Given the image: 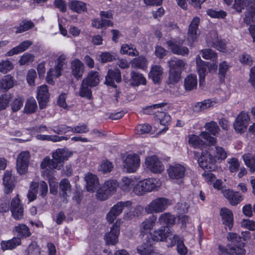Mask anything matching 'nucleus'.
I'll use <instances>...</instances> for the list:
<instances>
[{
	"label": "nucleus",
	"mask_w": 255,
	"mask_h": 255,
	"mask_svg": "<svg viewBox=\"0 0 255 255\" xmlns=\"http://www.w3.org/2000/svg\"><path fill=\"white\" fill-rule=\"evenodd\" d=\"M22 206L23 205L21 202L18 194H17L13 198H12L10 202V210L11 212L13 211L15 208Z\"/></svg>",
	"instance_id": "obj_62"
},
{
	"label": "nucleus",
	"mask_w": 255,
	"mask_h": 255,
	"mask_svg": "<svg viewBox=\"0 0 255 255\" xmlns=\"http://www.w3.org/2000/svg\"><path fill=\"white\" fill-rule=\"evenodd\" d=\"M200 53L203 58L210 60L213 61L214 64L211 65V68L214 69H217V65L216 63L217 62L218 56L217 54L215 51L211 49H205L201 50Z\"/></svg>",
	"instance_id": "obj_27"
},
{
	"label": "nucleus",
	"mask_w": 255,
	"mask_h": 255,
	"mask_svg": "<svg viewBox=\"0 0 255 255\" xmlns=\"http://www.w3.org/2000/svg\"><path fill=\"white\" fill-rule=\"evenodd\" d=\"M114 168L112 162L108 160H103L98 168V171L102 173L106 174L111 172Z\"/></svg>",
	"instance_id": "obj_46"
},
{
	"label": "nucleus",
	"mask_w": 255,
	"mask_h": 255,
	"mask_svg": "<svg viewBox=\"0 0 255 255\" xmlns=\"http://www.w3.org/2000/svg\"><path fill=\"white\" fill-rule=\"evenodd\" d=\"M250 120L249 115L246 113H241L236 118L234 124L235 130L238 133H244L246 130Z\"/></svg>",
	"instance_id": "obj_11"
},
{
	"label": "nucleus",
	"mask_w": 255,
	"mask_h": 255,
	"mask_svg": "<svg viewBox=\"0 0 255 255\" xmlns=\"http://www.w3.org/2000/svg\"><path fill=\"white\" fill-rule=\"evenodd\" d=\"M163 69L159 66H154L152 67L149 73V77L151 79L155 84H159L161 82Z\"/></svg>",
	"instance_id": "obj_29"
},
{
	"label": "nucleus",
	"mask_w": 255,
	"mask_h": 255,
	"mask_svg": "<svg viewBox=\"0 0 255 255\" xmlns=\"http://www.w3.org/2000/svg\"><path fill=\"white\" fill-rule=\"evenodd\" d=\"M32 44V42L29 40H25L20 43L17 46L13 48L11 50L7 52L6 55L8 56H12L26 50L29 46Z\"/></svg>",
	"instance_id": "obj_30"
},
{
	"label": "nucleus",
	"mask_w": 255,
	"mask_h": 255,
	"mask_svg": "<svg viewBox=\"0 0 255 255\" xmlns=\"http://www.w3.org/2000/svg\"><path fill=\"white\" fill-rule=\"evenodd\" d=\"M133 180L127 177H124L122 179V183L121 185V188L123 190L128 191L133 186Z\"/></svg>",
	"instance_id": "obj_61"
},
{
	"label": "nucleus",
	"mask_w": 255,
	"mask_h": 255,
	"mask_svg": "<svg viewBox=\"0 0 255 255\" xmlns=\"http://www.w3.org/2000/svg\"><path fill=\"white\" fill-rule=\"evenodd\" d=\"M92 87L82 81L79 91V96L82 98L91 100L92 98Z\"/></svg>",
	"instance_id": "obj_37"
},
{
	"label": "nucleus",
	"mask_w": 255,
	"mask_h": 255,
	"mask_svg": "<svg viewBox=\"0 0 255 255\" xmlns=\"http://www.w3.org/2000/svg\"><path fill=\"white\" fill-rule=\"evenodd\" d=\"M131 67L144 70L147 67V60L143 56L134 58L130 61Z\"/></svg>",
	"instance_id": "obj_35"
},
{
	"label": "nucleus",
	"mask_w": 255,
	"mask_h": 255,
	"mask_svg": "<svg viewBox=\"0 0 255 255\" xmlns=\"http://www.w3.org/2000/svg\"><path fill=\"white\" fill-rule=\"evenodd\" d=\"M37 99L39 103V108L43 109L46 108L49 102V93L46 85H42L37 88Z\"/></svg>",
	"instance_id": "obj_16"
},
{
	"label": "nucleus",
	"mask_w": 255,
	"mask_h": 255,
	"mask_svg": "<svg viewBox=\"0 0 255 255\" xmlns=\"http://www.w3.org/2000/svg\"><path fill=\"white\" fill-rule=\"evenodd\" d=\"M205 128L207 131L202 132L200 134L201 137L209 142V145H214L216 142V138L211 136V134L216 135L218 133L220 128L217 124L214 121L207 123L205 125Z\"/></svg>",
	"instance_id": "obj_8"
},
{
	"label": "nucleus",
	"mask_w": 255,
	"mask_h": 255,
	"mask_svg": "<svg viewBox=\"0 0 255 255\" xmlns=\"http://www.w3.org/2000/svg\"><path fill=\"white\" fill-rule=\"evenodd\" d=\"M85 66L78 59H76L71 63L72 74L77 79H81L84 73Z\"/></svg>",
	"instance_id": "obj_23"
},
{
	"label": "nucleus",
	"mask_w": 255,
	"mask_h": 255,
	"mask_svg": "<svg viewBox=\"0 0 255 255\" xmlns=\"http://www.w3.org/2000/svg\"><path fill=\"white\" fill-rule=\"evenodd\" d=\"M177 251L180 255H187L188 249L184 244L182 239L178 240L177 244Z\"/></svg>",
	"instance_id": "obj_60"
},
{
	"label": "nucleus",
	"mask_w": 255,
	"mask_h": 255,
	"mask_svg": "<svg viewBox=\"0 0 255 255\" xmlns=\"http://www.w3.org/2000/svg\"><path fill=\"white\" fill-rule=\"evenodd\" d=\"M13 232L20 239L26 238L31 235L30 229L25 224H18L15 227Z\"/></svg>",
	"instance_id": "obj_31"
},
{
	"label": "nucleus",
	"mask_w": 255,
	"mask_h": 255,
	"mask_svg": "<svg viewBox=\"0 0 255 255\" xmlns=\"http://www.w3.org/2000/svg\"><path fill=\"white\" fill-rule=\"evenodd\" d=\"M242 237L238 236L236 234L230 233L227 237L228 240L231 242V245L228 246L227 249L225 247L219 245L218 246L219 255H245L246 250L244 248L245 243L242 242L247 241L250 238V233L248 231H243Z\"/></svg>",
	"instance_id": "obj_2"
},
{
	"label": "nucleus",
	"mask_w": 255,
	"mask_h": 255,
	"mask_svg": "<svg viewBox=\"0 0 255 255\" xmlns=\"http://www.w3.org/2000/svg\"><path fill=\"white\" fill-rule=\"evenodd\" d=\"M118 185L116 180H108L103 185L111 196L116 193Z\"/></svg>",
	"instance_id": "obj_47"
},
{
	"label": "nucleus",
	"mask_w": 255,
	"mask_h": 255,
	"mask_svg": "<svg viewBox=\"0 0 255 255\" xmlns=\"http://www.w3.org/2000/svg\"><path fill=\"white\" fill-rule=\"evenodd\" d=\"M145 164L147 167L155 173H160L164 169V165L155 155L147 157L145 159Z\"/></svg>",
	"instance_id": "obj_12"
},
{
	"label": "nucleus",
	"mask_w": 255,
	"mask_h": 255,
	"mask_svg": "<svg viewBox=\"0 0 255 255\" xmlns=\"http://www.w3.org/2000/svg\"><path fill=\"white\" fill-rule=\"evenodd\" d=\"M85 180L86 182V188L88 191H94L100 185L97 176L91 173L86 175Z\"/></svg>",
	"instance_id": "obj_25"
},
{
	"label": "nucleus",
	"mask_w": 255,
	"mask_h": 255,
	"mask_svg": "<svg viewBox=\"0 0 255 255\" xmlns=\"http://www.w3.org/2000/svg\"><path fill=\"white\" fill-rule=\"evenodd\" d=\"M82 81L91 87H96L100 82L99 73L97 71H91L88 73L87 77Z\"/></svg>",
	"instance_id": "obj_28"
},
{
	"label": "nucleus",
	"mask_w": 255,
	"mask_h": 255,
	"mask_svg": "<svg viewBox=\"0 0 255 255\" xmlns=\"http://www.w3.org/2000/svg\"><path fill=\"white\" fill-rule=\"evenodd\" d=\"M218 36L215 31H212L206 38V43L208 46L214 47L218 41Z\"/></svg>",
	"instance_id": "obj_53"
},
{
	"label": "nucleus",
	"mask_w": 255,
	"mask_h": 255,
	"mask_svg": "<svg viewBox=\"0 0 255 255\" xmlns=\"http://www.w3.org/2000/svg\"><path fill=\"white\" fill-rule=\"evenodd\" d=\"M154 224H144L141 231L143 236L147 235L146 238L149 240L150 238L153 241L164 242L167 247H172L177 245L178 240L181 238L178 236L173 235L169 228L167 226H163L159 229L153 231Z\"/></svg>",
	"instance_id": "obj_1"
},
{
	"label": "nucleus",
	"mask_w": 255,
	"mask_h": 255,
	"mask_svg": "<svg viewBox=\"0 0 255 255\" xmlns=\"http://www.w3.org/2000/svg\"><path fill=\"white\" fill-rule=\"evenodd\" d=\"M140 160L136 154L128 155L123 162V166L128 172H134L138 168Z\"/></svg>",
	"instance_id": "obj_13"
},
{
	"label": "nucleus",
	"mask_w": 255,
	"mask_h": 255,
	"mask_svg": "<svg viewBox=\"0 0 255 255\" xmlns=\"http://www.w3.org/2000/svg\"><path fill=\"white\" fill-rule=\"evenodd\" d=\"M132 203L130 201H120L114 205L106 216L107 221L109 223H113L117 217L123 212L124 208H131Z\"/></svg>",
	"instance_id": "obj_7"
},
{
	"label": "nucleus",
	"mask_w": 255,
	"mask_h": 255,
	"mask_svg": "<svg viewBox=\"0 0 255 255\" xmlns=\"http://www.w3.org/2000/svg\"><path fill=\"white\" fill-rule=\"evenodd\" d=\"M147 244H143L137 248V252L140 255H150L153 251L150 241Z\"/></svg>",
	"instance_id": "obj_44"
},
{
	"label": "nucleus",
	"mask_w": 255,
	"mask_h": 255,
	"mask_svg": "<svg viewBox=\"0 0 255 255\" xmlns=\"http://www.w3.org/2000/svg\"><path fill=\"white\" fill-rule=\"evenodd\" d=\"M71 186L69 181L67 179H62L59 183V193L61 196L66 198L71 193Z\"/></svg>",
	"instance_id": "obj_32"
},
{
	"label": "nucleus",
	"mask_w": 255,
	"mask_h": 255,
	"mask_svg": "<svg viewBox=\"0 0 255 255\" xmlns=\"http://www.w3.org/2000/svg\"><path fill=\"white\" fill-rule=\"evenodd\" d=\"M102 63L111 62L117 58V55L115 53L109 52H102L100 55Z\"/></svg>",
	"instance_id": "obj_54"
},
{
	"label": "nucleus",
	"mask_w": 255,
	"mask_h": 255,
	"mask_svg": "<svg viewBox=\"0 0 255 255\" xmlns=\"http://www.w3.org/2000/svg\"><path fill=\"white\" fill-rule=\"evenodd\" d=\"M245 7L247 11L244 18V22L247 24L251 22H255V1H249L248 0H234L233 8L238 12H241Z\"/></svg>",
	"instance_id": "obj_4"
},
{
	"label": "nucleus",
	"mask_w": 255,
	"mask_h": 255,
	"mask_svg": "<svg viewBox=\"0 0 255 255\" xmlns=\"http://www.w3.org/2000/svg\"><path fill=\"white\" fill-rule=\"evenodd\" d=\"M34 26V24L32 21L23 20L19 23L18 26L14 27V28L16 29V33H19L31 29Z\"/></svg>",
	"instance_id": "obj_42"
},
{
	"label": "nucleus",
	"mask_w": 255,
	"mask_h": 255,
	"mask_svg": "<svg viewBox=\"0 0 255 255\" xmlns=\"http://www.w3.org/2000/svg\"><path fill=\"white\" fill-rule=\"evenodd\" d=\"M224 197L233 206L239 204L243 200L242 196L238 192H235L230 189H225L223 191Z\"/></svg>",
	"instance_id": "obj_21"
},
{
	"label": "nucleus",
	"mask_w": 255,
	"mask_h": 255,
	"mask_svg": "<svg viewBox=\"0 0 255 255\" xmlns=\"http://www.w3.org/2000/svg\"><path fill=\"white\" fill-rule=\"evenodd\" d=\"M34 60V56L31 54L25 53L20 59L19 62L20 65H28Z\"/></svg>",
	"instance_id": "obj_63"
},
{
	"label": "nucleus",
	"mask_w": 255,
	"mask_h": 255,
	"mask_svg": "<svg viewBox=\"0 0 255 255\" xmlns=\"http://www.w3.org/2000/svg\"><path fill=\"white\" fill-rule=\"evenodd\" d=\"M246 165L250 168L252 173L255 171V155L248 153L243 156Z\"/></svg>",
	"instance_id": "obj_40"
},
{
	"label": "nucleus",
	"mask_w": 255,
	"mask_h": 255,
	"mask_svg": "<svg viewBox=\"0 0 255 255\" xmlns=\"http://www.w3.org/2000/svg\"><path fill=\"white\" fill-rule=\"evenodd\" d=\"M189 143L195 148H201L205 146V142L196 135H192L189 138Z\"/></svg>",
	"instance_id": "obj_48"
},
{
	"label": "nucleus",
	"mask_w": 255,
	"mask_h": 255,
	"mask_svg": "<svg viewBox=\"0 0 255 255\" xmlns=\"http://www.w3.org/2000/svg\"><path fill=\"white\" fill-rule=\"evenodd\" d=\"M24 99L23 97H18L10 104L11 111L13 113L18 111L23 106Z\"/></svg>",
	"instance_id": "obj_50"
},
{
	"label": "nucleus",
	"mask_w": 255,
	"mask_h": 255,
	"mask_svg": "<svg viewBox=\"0 0 255 255\" xmlns=\"http://www.w3.org/2000/svg\"><path fill=\"white\" fill-rule=\"evenodd\" d=\"M184 87L187 91H191L196 89L197 86V79L196 75L190 74L184 79Z\"/></svg>",
	"instance_id": "obj_33"
},
{
	"label": "nucleus",
	"mask_w": 255,
	"mask_h": 255,
	"mask_svg": "<svg viewBox=\"0 0 255 255\" xmlns=\"http://www.w3.org/2000/svg\"><path fill=\"white\" fill-rule=\"evenodd\" d=\"M111 196L103 185L97 190L96 196L97 198L100 200H106Z\"/></svg>",
	"instance_id": "obj_55"
},
{
	"label": "nucleus",
	"mask_w": 255,
	"mask_h": 255,
	"mask_svg": "<svg viewBox=\"0 0 255 255\" xmlns=\"http://www.w3.org/2000/svg\"><path fill=\"white\" fill-rule=\"evenodd\" d=\"M176 217L170 213H165L160 215L159 218L160 223H175Z\"/></svg>",
	"instance_id": "obj_51"
},
{
	"label": "nucleus",
	"mask_w": 255,
	"mask_h": 255,
	"mask_svg": "<svg viewBox=\"0 0 255 255\" xmlns=\"http://www.w3.org/2000/svg\"><path fill=\"white\" fill-rule=\"evenodd\" d=\"M25 255H40V249L35 243H32L26 249Z\"/></svg>",
	"instance_id": "obj_52"
},
{
	"label": "nucleus",
	"mask_w": 255,
	"mask_h": 255,
	"mask_svg": "<svg viewBox=\"0 0 255 255\" xmlns=\"http://www.w3.org/2000/svg\"><path fill=\"white\" fill-rule=\"evenodd\" d=\"M207 14L213 18H224L227 16V13L223 10H215L209 9L207 10Z\"/></svg>",
	"instance_id": "obj_56"
},
{
	"label": "nucleus",
	"mask_w": 255,
	"mask_h": 255,
	"mask_svg": "<svg viewBox=\"0 0 255 255\" xmlns=\"http://www.w3.org/2000/svg\"><path fill=\"white\" fill-rule=\"evenodd\" d=\"M21 243L20 238L13 237L10 240L2 241L0 243V249L3 251L12 250L20 245Z\"/></svg>",
	"instance_id": "obj_24"
},
{
	"label": "nucleus",
	"mask_w": 255,
	"mask_h": 255,
	"mask_svg": "<svg viewBox=\"0 0 255 255\" xmlns=\"http://www.w3.org/2000/svg\"><path fill=\"white\" fill-rule=\"evenodd\" d=\"M121 80V73L119 69L115 68L108 70L106 76L105 84L106 85L116 87L117 85L115 83V81L117 83H119Z\"/></svg>",
	"instance_id": "obj_18"
},
{
	"label": "nucleus",
	"mask_w": 255,
	"mask_h": 255,
	"mask_svg": "<svg viewBox=\"0 0 255 255\" xmlns=\"http://www.w3.org/2000/svg\"><path fill=\"white\" fill-rule=\"evenodd\" d=\"M30 154L27 151L21 152L16 159V169L20 175L27 172L29 162Z\"/></svg>",
	"instance_id": "obj_10"
},
{
	"label": "nucleus",
	"mask_w": 255,
	"mask_h": 255,
	"mask_svg": "<svg viewBox=\"0 0 255 255\" xmlns=\"http://www.w3.org/2000/svg\"><path fill=\"white\" fill-rule=\"evenodd\" d=\"M71 154L65 149H57L52 154V159L49 157H45L40 164L42 169V173L44 176L50 175L52 169L60 170L63 166L64 162L67 160Z\"/></svg>",
	"instance_id": "obj_3"
},
{
	"label": "nucleus",
	"mask_w": 255,
	"mask_h": 255,
	"mask_svg": "<svg viewBox=\"0 0 255 255\" xmlns=\"http://www.w3.org/2000/svg\"><path fill=\"white\" fill-rule=\"evenodd\" d=\"M138 209L139 207H137L133 208H131L128 212H125L123 217L124 221H133L140 214Z\"/></svg>",
	"instance_id": "obj_38"
},
{
	"label": "nucleus",
	"mask_w": 255,
	"mask_h": 255,
	"mask_svg": "<svg viewBox=\"0 0 255 255\" xmlns=\"http://www.w3.org/2000/svg\"><path fill=\"white\" fill-rule=\"evenodd\" d=\"M110 229V231L106 234L105 240L107 244L115 245L118 242L120 226L119 224H113Z\"/></svg>",
	"instance_id": "obj_19"
},
{
	"label": "nucleus",
	"mask_w": 255,
	"mask_h": 255,
	"mask_svg": "<svg viewBox=\"0 0 255 255\" xmlns=\"http://www.w3.org/2000/svg\"><path fill=\"white\" fill-rule=\"evenodd\" d=\"M3 185L4 186V193L8 194L15 187V179L11 172L6 171L3 177Z\"/></svg>",
	"instance_id": "obj_22"
},
{
	"label": "nucleus",
	"mask_w": 255,
	"mask_h": 255,
	"mask_svg": "<svg viewBox=\"0 0 255 255\" xmlns=\"http://www.w3.org/2000/svg\"><path fill=\"white\" fill-rule=\"evenodd\" d=\"M196 60L200 78L199 84L201 85L204 81L205 76L207 73L208 65L201 59L199 55L197 56Z\"/></svg>",
	"instance_id": "obj_26"
},
{
	"label": "nucleus",
	"mask_w": 255,
	"mask_h": 255,
	"mask_svg": "<svg viewBox=\"0 0 255 255\" xmlns=\"http://www.w3.org/2000/svg\"><path fill=\"white\" fill-rule=\"evenodd\" d=\"M13 86V77L10 75H7L0 80V89L3 91H7Z\"/></svg>",
	"instance_id": "obj_34"
},
{
	"label": "nucleus",
	"mask_w": 255,
	"mask_h": 255,
	"mask_svg": "<svg viewBox=\"0 0 255 255\" xmlns=\"http://www.w3.org/2000/svg\"><path fill=\"white\" fill-rule=\"evenodd\" d=\"M169 177L172 179H179L184 177L186 168L181 164H175L170 165L167 170Z\"/></svg>",
	"instance_id": "obj_17"
},
{
	"label": "nucleus",
	"mask_w": 255,
	"mask_h": 255,
	"mask_svg": "<svg viewBox=\"0 0 255 255\" xmlns=\"http://www.w3.org/2000/svg\"><path fill=\"white\" fill-rule=\"evenodd\" d=\"M151 129V127L148 124H141L138 125L135 128V132L137 134H142L148 133Z\"/></svg>",
	"instance_id": "obj_57"
},
{
	"label": "nucleus",
	"mask_w": 255,
	"mask_h": 255,
	"mask_svg": "<svg viewBox=\"0 0 255 255\" xmlns=\"http://www.w3.org/2000/svg\"><path fill=\"white\" fill-rule=\"evenodd\" d=\"M171 51L176 55L183 56H187L189 53V49L182 46V43L175 40H168L166 42Z\"/></svg>",
	"instance_id": "obj_14"
},
{
	"label": "nucleus",
	"mask_w": 255,
	"mask_h": 255,
	"mask_svg": "<svg viewBox=\"0 0 255 255\" xmlns=\"http://www.w3.org/2000/svg\"><path fill=\"white\" fill-rule=\"evenodd\" d=\"M220 215L225 223H233L234 221L232 212L227 208H222L220 211Z\"/></svg>",
	"instance_id": "obj_45"
},
{
	"label": "nucleus",
	"mask_w": 255,
	"mask_h": 255,
	"mask_svg": "<svg viewBox=\"0 0 255 255\" xmlns=\"http://www.w3.org/2000/svg\"><path fill=\"white\" fill-rule=\"evenodd\" d=\"M200 21L199 17L197 16L195 17L189 25L187 33V40L190 43V45H192L197 39V30L200 23Z\"/></svg>",
	"instance_id": "obj_20"
},
{
	"label": "nucleus",
	"mask_w": 255,
	"mask_h": 255,
	"mask_svg": "<svg viewBox=\"0 0 255 255\" xmlns=\"http://www.w3.org/2000/svg\"><path fill=\"white\" fill-rule=\"evenodd\" d=\"M194 158L197 160L199 166L204 169L212 170L215 168V159L208 151H202L201 154L197 151H193Z\"/></svg>",
	"instance_id": "obj_5"
},
{
	"label": "nucleus",
	"mask_w": 255,
	"mask_h": 255,
	"mask_svg": "<svg viewBox=\"0 0 255 255\" xmlns=\"http://www.w3.org/2000/svg\"><path fill=\"white\" fill-rule=\"evenodd\" d=\"M181 73L180 71H176L169 69L168 72V77L166 80V83L168 85H174L177 83L181 78Z\"/></svg>",
	"instance_id": "obj_39"
},
{
	"label": "nucleus",
	"mask_w": 255,
	"mask_h": 255,
	"mask_svg": "<svg viewBox=\"0 0 255 255\" xmlns=\"http://www.w3.org/2000/svg\"><path fill=\"white\" fill-rule=\"evenodd\" d=\"M213 154L214 158L215 159V161L217 160H224L227 157V154L224 149L221 146H216L215 150Z\"/></svg>",
	"instance_id": "obj_49"
},
{
	"label": "nucleus",
	"mask_w": 255,
	"mask_h": 255,
	"mask_svg": "<svg viewBox=\"0 0 255 255\" xmlns=\"http://www.w3.org/2000/svg\"><path fill=\"white\" fill-rule=\"evenodd\" d=\"M10 98V95L7 94L0 96V111L6 109L9 104Z\"/></svg>",
	"instance_id": "obj_59"
},
{
	"label": "nucleus",
	"mask_w": 255,
	"mask_h": 255,
	"mask_svg": "<svg viewBox=\"0 0 255 255\" xmlns=\"http://www.w3.org/2000/svg\"><path fill=\"white\" fill-rule=\"evenodd\" d=\"M69 7L72 10L78 13L87 11L86 4L80 1H72L69 3Z\"/></svg>",
	"instance_id": "obj_36"
},
{
	"label": "nucleus",
	"mask_w": 255,
	"mask_h": 255,
	"mask_svg": "<svg viewBox=\"0 0 255 255\" xmlns=\"http://www.w3.org/2000/svg\"><path fill=\"white\" fill-rule=\"evenodd\" d=\"M124 80L126 83H129V85L132 87H138L140 85H145L146 80L143 74L132 71L130 74V79L124 77Z\"/></svg>",
	"instance_id": "obj_15"
},
{
	"label": "nucleus",
	"mask_w": 255,
	"mask_h": 255,
	"mask_svg": "<svg viewBox=\"0 0 255 255\" xmlns=\"http://www.w3.org/2000/svg\"><path fill=\"white\" fill-rule=\"evenodd\" d=\"M13 68L12 63L8 60L2 61L0 62V72L4 74L7 73Z\"/></svg>",
	"instance_id": "obj_58"
},
{
	"label": "nucleus",
	"mask_w": 255,
	"mask_h": 255,
	"mask_svg": "<svg viewBox=\"0 0 255 255\" xmlns=\"http://www.w3.org/2000/svg\"><path fill=\"white\" fill-rule=\"evenodd\" d=\"M168 64L169 69L176 71L180 70L181 73L186 64L184 60L182 59L171 60L168 62Z\"/></svg>",
	"instance_id": "obj_41"
},
{
	"label": "nucleus",
	"mask_w": 255,
	"mask_h": 255,
	"mask_svg": "<svg viewBox=\"0 0 255 255\" xmlns=\"http://www.w3.org/2000/svg\"><path fill=\"white\" fill-rule=\"evenodd\" d=\"M37 109V105L35 100L32 97L28 98L25 105V112L28 114H32L36 112Z\"/></svg>",
	"instance_id": "obj_43"
},
{
	"label": "nucleus",
	"mask_w": 255,
	"mask_h": 255,
	"mask_svg": "<svg viewBox=\"0 0 255 255\" xmlns=\"http://www.w3.org/2000/svg\"><path fill=\"white\" fill-rule=\"evenodd\" d=\"M171 204V202L168 199L164 197H158L150 202L145 208L147 213H159L165 210Z\"/></svg>",
	"instance_id": "obj_6"
},
{
	"label": "nucleus",
	"mask_w": 255,
	"mask_h": 255,
	"mask_svg": "<svg viewBox=\"0 0 255 255\" xmlns=\"http://www.w3.org/2000/svg\"><path fill=\"white\" fill-rule=\"evenodd\" d=\"M155 181V178L141 180L133 187V191L137 195H142L146 192H151L156 187Z\"/></svg>",
	"instance_id": "obj_9"
},
{
	"label": "nucleus",
	"mask_w": 255,
	"mask_h": 255,
	"mask_svg": "<svg viewBox=\"0 0 255 255\" xmlns=\"http://www.w3.org/2000/svg\"><path fill=\"white\" fill-rule=\"evenodd\" d=\"M89 130L88 126L86 124L78 125L71 128V131L73 132L77 133H86Z\"/></svg>",
	"instance_id": "obj_64"
}]
</instances>
